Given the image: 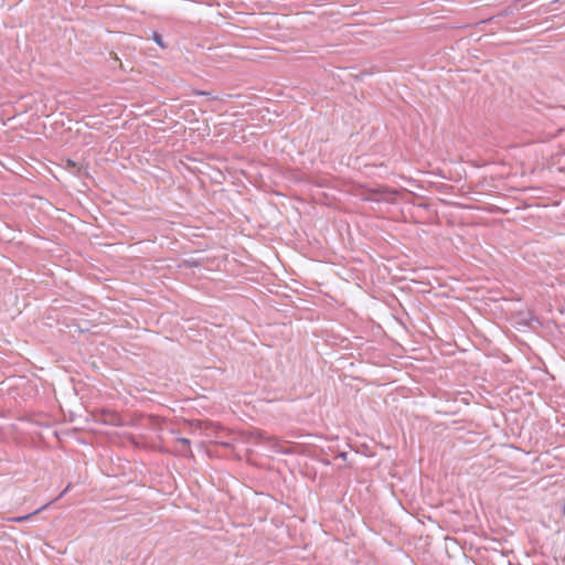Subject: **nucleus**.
Here are the masks:
<instances>
[{"label":"nucleus","instance_id":"f257e3e1","mask_svg":"<svg viewBox=\"0 0 565 565\" xmlns=\"http://www.w3.org/2000/svg\"><path fill=\"white\" fill-rule=\"evenodd\" d=\"M68 490H70V486H67V487L64 489V491H62V492L60 493V495L55 499V501H56V500H58V499H61V498H62V497H63V495H64ZM53 502H54V500H53V501H50V502H47V503H45L44 505H42L41 508L36 509V510H35L34 512H32V513H29V514H25V515H21V516H12V518H8V521H9V522H15V523L24 522V521H26V520L31 519L33 515H35V514H38V513H40V512L44 511L45 509H47V508H49Z\"/></svg>","mask_w":565,"mask_h":565},{"label":"nucleus","instance_id":"f03ea898","mask_svg":"<svg viewBox=\"0 0 565 565\" xmlns=\"http://www.w3.org/2000/svg\"><path fill=\"white\" fill-rule=\"evenodd\" d=\"M110 415V418L109 419H105L106 422L113 424V425H119L120 424V418L116 415V414H109Z\"/></svg>","mask_w":565,"mask_h":565},{"label":"nucleus","instance_id":"7ed1b4c3","mask_svg":"<svg viewBox=\"0 0 565 565\" xmlns=\"http://www.w3.org/2000/svg\"><path fill=\"white\" fill-rule=\"evenodd\" d=\"M178 441L186 447H189V445H190V441L186 438H179Z\"/></svg>","mask_w":565,"mask_h":565},{"label":"nucleus","instance_id":"20e7f679","mask_svg":"<svg viewBox=\"0 0 565 565\" xmlns=\"http://www.w3.org/2000/svg\"><path fill=\"white\" fill-rule=\"evenodd\" d=\"M154 40H156V42H157L160 46H163L162 41H161V36H160L159 34H154Z\"/></svg>","mask_w":565,"mask_h":565}]
</instances>
